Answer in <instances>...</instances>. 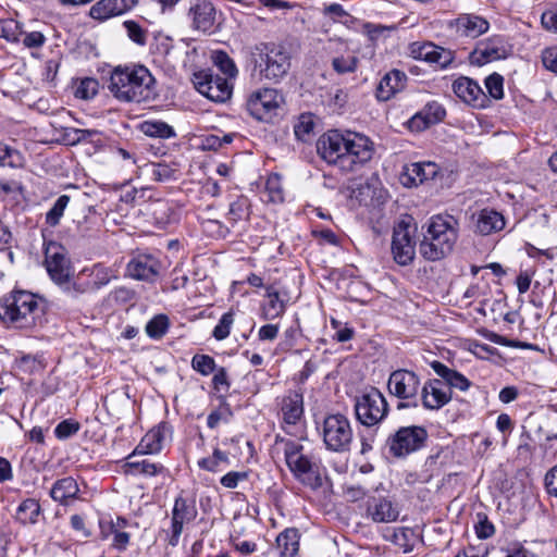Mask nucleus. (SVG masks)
<instances>
[{
    "label": "nucleus",
    "mask_w": 557,
    "mask_h": 557,
    "mask_svg": "<svg viewBox=\"0 0 557 557\" xmlns=\"http://www.w3.org/2000/svg\"><path fill=\"white\" fill-rule=\"evenodd\" d=\"M475 232L481 235H490L502 231L505 227V218L493 209H482L473 215Z\"/></svg>",
    "instance_id": "obj_30"
},
{
    "label": "nucleus",
    "mask_w": 557,
    "mask_h": 557,
    "mask_svg": "<svg viewBox=\"0 0 557 557\" xmlns=\"http://www.w3.org/2000/svg\"><path fill=\"white\" fill-rule=\"evenodd\" d=\"M507 53L504 38L496 35L480 41L470 58L473 64L481 66L492 61L505 59Z\"/></svg>",
    "instance_id": "obj_18"
},
{
    "label": "nucleus",
    "mask_w": 557,
    "mask_h": 557,
    "mask_svg": "<svg viewBox=\"0 0 557 557\" xmlns=\"http://www.w3.org/2000/svg\"><path fill=\"white\" fill-rule=\"evenodd\" d=\"M169 325V318L165 314H158L146 324V333L150 338L160 339L168 332Z\"/></svg>",
    "instance_id": "obj_39"
},
{
    "label": "nucleus",
    "mask_w": 557,
    "mask_h": 557,
    "mask_svg": "<svg viewBox=\"0 0 557 557\" xmlns=\"http://www.w3.org/2000/svg\"><path fill=\"white\" fill-rule=\"evenodd\" d=\"M366 511L367 517L375 523L394 522L399 517L398 508L391 499L383 496L369 497Z\"/></svg>",
    "instance_id": "obj_22"
},
{
    "label": "nucleus",
    "mask_w": 557,
    "mask_h": 557,
    "mask_svg": "<svg viewBox=\"0 0 557 557\" xmlns=\"http://www.w3.org/2000/svg\"><path fill=\"white\" fill-rule=\"evenodd\" d=\"M446 111L437 101L428 102L423 109L417 112L409 120V128L411 131H423L430 125L441 122L445 117Z\"/></svg>",
    "instance_id": "obj_28"
},
{
    "label": "nucleus",
    "mask_w": 557,
    "mask_h": 557,
    "mask_svg": "<svg viewBox=\"0 0 557 557\" xmlns=\"http://www.w3.org/2000/svg\"><path fill=\"white\" fill-rule=\"evenodd\" d=\"M126 467L129 469L132 473L143 474L147 476L168 473V470L163 465L151 462L148 459H143L139 461H131V459H128V461L126 462Z\"/></svg>",
    "instance_id": "obj_36"
},
{
    "label": "nucleus",
    "mask_w": 557,
    "mask_h": 557,
    "mask_svg": "<svg viewBox=\"0 0 557 557\" xmlns=\"http://www.w3.org/2000/svg\"><path fill=\"white\" fill-rule=\"evenodd\" d=\"M437 49L438 46H435L432 42H413L410 46V51L413 58L426 61L429 63L435 64V59H437Z\"/></svg>",
    "instance_id": "obj_38"
},
{
    "label": "nucleus",
    "mask_w": 557,
    "mask_h": 557,
    "mask_svg": "<svg viewBox=\"0 0 557 557\" xmlns=\"http://www.w3.org/2000/svg\"><path fill=\"white\" fill-rule=\"evenodd\" d=\"M137 2V0H99L90 8L89 15L94 20L103 22L127 13L136 7Z\"/></svg>",
    "instance_id": "obj_23"
},
{
    "label": "nucleus",
    "mask_w": 557,
    "mask_h": 557,
    "mask_svg": "<svg viewBox=\"0 0 557 557\" xmlns=\"http://www.w3.org/2000/svg\"><path fill=\"white\" fill-rule=\"evenodd\" d=\"M197 516V509L194 503L188 502L182 496L175 498L172 509V536L171 545H176L183 531L184 523L193 521Z\"/></svg>",
    "instance_id": "obj_21"
},
{
    "label": "nucleus",
    "mask_w": 557,
    "mask_h": 557,
    "mask_svg": "<svg viewBox=\"0 0 557 557\" xmlns=\"http://www.w3.org/2000/svg\"><path fill=\"white\" fill-rule=\"evenodd\" d=\"M355 412L361 424L374 426L387 416L388 404L377 388L371 387L356 398Z\"/></svg>",
    "instance_id": "obj_7"
},
{
    "label": "nucleus",
    "mask_w": 557,
    "mask_h": 557,
    "mask_svg": "<svg viewBox=\"0 0 557 557\" xmlns=\"http://www.w3.org/2000/svg\"><path fill=\"white\" fill-rule=\"evenodd\" d=\"M233 416L230 405L226 401L222 404L207 418V425L210 429H215L221 422L227 423Z\"/></svg>",
    "instance_id": "obj_43"
},
{
    "label": "nucleus",
    "mask_w": 557,
    "mask_h": 557,
    "mask_svg": "<svg viewBox=\"0 0 557 557\" xmlns=\"http://www.w3.org/2000/svg\"><path fill=\"white\" fill-rule=\"evenodd\" d=\"M299 531L287 528L276 536V549L280 557H295L299 550Z\"/></svg>",
    "instance_id": "obj_32"
},
{
    "label": "nucleus",
    "mask_w": 557,
    "mask_h": 557,
    "mask_svg": "<svg viewBox=\"0 0 557 557\" xmlns=\"http://www.w3.org/2000/svg\"><path fill=\"white\" fill-rule=\"evenodd\" d=\"M248 472L243 471H231L223 475L220 480L221 484L226 488H235L238 485L239 481L247 480Z\"/></svg>",
    "instance_id": "obj_58"
},
{
    "label": "nucleus",
    "mask_w": 557,
    "mask_h": 557,
    "mask_svg": "<svg viewBox=\"0 0 557 557\" xmlns=\"http://www.w3.org/2000/svg\"><path fill=\"white\" fill-rule=\"evenodd\" d=\"M285 306L277 292H268V302L264 306V318L275 319L284 313Z\"/></svg>",
    "instance_id": "obj_44"
},
{
    "label": "nucleus",
    "mask_w": 557,
    "mask_h": 557,
    "mask_svg": "<svg viewBox=\"0 0 557 557\" xmlns=\"http://www.w3.org/2000/svg\"><path fill=\"white\" fill-rule=\"evenodd\" d=\"M123 26L126 29L129 40L138 46H145L147 44L148 30L140 26L136 21L126 20L123 22Z\"/></svg>",
    "instance_id": "obj_42"
},
{
    "label": "nucleus",
    "mask_w": 557,
    "mask_h": 557,
    "mask_svg": "<svg viewBox=\"0 0 557 557\" xmlns=\"http://www.w3.org/2000/svg\"><path fill=\"white\" fill-rule=\"evenodd\" d=\"M13 235L8 225L0 220V251L12 247Z\"/></svg>",
    "instance_id": "obj_63"
},
{
    "label": "nucleus",
    "mask_w": 557,
    "mask_h": 557,
    "mask_svg": "<svg viewBox=\"0 0 557 557\" xmlns=\"http://www.w3.org/2000/svg\"><path fill=\"white\" fill-rule=\"evenodd\" d=\"M265 190L272 202H283L284 191L281 183V177L277 174H272L268 177L265 183Z\"/></svg>",
    "instance_id": "obj_49"
},
{
    "label": "nucleus",
    "mask_w": 557,
    "mask_h": 557,
    "mask_svg": "<svg viewBox=\"0 0 557 557\" xmlns=\"http://www.w3.org/2000/svg\"><path fill=\"white\" fill-rule=\"evenodd\" d=\"M233 323H234L233 311H227L224 314H222L218 324L213 329V332H212L213 337L218 341H223L226 337H228Z\"/></svg>",
    "instance_id": "obj_48"
},
{
    "label": "nucleus",
    "mask_w": 557,
    "mask_h": 557,
    "mask_svg": "<svg viewBox=\"0 0 557 557\" xmlns=\"http://www.w3.org/2000/svg\"><path fill=\"white\" fill-rule=\"evenodd\" d=\"M449 26L459 36L476 38L488 30L490 23L479 15L460 14Z\"/></svg>",
    "instance_id": "obj_27"
},
{
    "label": "nucleus",
    "mask_w": 557,
    "mask_h": 557,
    "mask_svg": "<svg viewBox=\"0 0 557 557\" xmlns=\"http://www.w3.org/2000/svg\"><path fill=\"white\" fill-rule=\"evenodd\" d=\"M317 150L329 164L337 165L342 170V159L345 157V134L336 129L329 131L318 140Z\"/></svg>",
    "instance_id": "obj_16"
},
{
    "label": "nucleus",
    "mask_w": 557,
    "mask_h": 557,
    "mask_svg": "<svg viewBox=\"0 0 557 557\" xmlns=\"http://www.w3.org/2000/svg\"><path fill=\"white\" fill-rule=\"evenodd\" d=\"M140 129L149 137L171 138L175 136L173 128L161 121H146L141 124Z\"/></svg>",
    "instance_id": "obj_37"
},
{
    "label": "nucleus",
    "mask_w": 557,
    "mask_h": 557,
    "mask_svg": "<svg viewBox=\"0 0 557 557\" xmlns=\"http://www.w3.org/2000/svg\"><path fill=\"white\" fill-rule=\"evenodd\" d=\"M458 238V222L453 215H436L420 244V253L428 260H440L454 248Z\"/></svg>",
    "instance_id": "obj_2"
},
{
    "label": "nucleus",
    "mask_w": 557,
    "mask_h": 557,
    "mask_svg": "<svg viewBox=\"0 0 557 557\" xmlns=\"http://www.w3.org/2000/svg\"><path fill=\"white\" fill-rule=\"evenodd\" d=\"M455 95L463 102L473 107L483 108L486 96L480 85L469 77L461 76L453 83Z\"/></svg>",
    "instance_id": "obj_25"
},
{
    "label": "nucleus",
    "mask_w": 557,
    "mask_h": 557,
    "mask_svg": "<svg viewBox=\"0 0 557 557\" xmlns=\"http://www.w3.org/2000/svg\"><path fill=\"white\" fill-rule=\"evenodd\" d=\"M22 34L20 25L16 21L9 18L0 21V37L12 42L20 40Z\"/></svg>",
    "instance_id": "obj_50"
},
{
    "label": "nucleus",
    "mask_w": 557,
    "mask_h": 557,
    "mask_svg": "<svg viewBox=\"0 0 557 557\" xmlns=\"http://www.w3.org/2000/svg\"><path fill=\"white\" fill-rule=\"evenodd\" d=\"M191 367L195 371L205 376L213 373L218 368L213 357L200 354L193 357Z\"/></svg>",
    "instance_id": "obj_46"
},
{
    "label": "nucleus",
    "mask_w": 557,
    "mask_h": 557,
    "mask_svg": "<svg viewBox=\"0 0 557 557\" xmlns=\"http://www.w3.org/2000/svg\"><path fill=\"white\" fill-rule=\"evenodd\" d=\"M195 85L200 94L215 102L228 100L233 90V86L227 77L213 73H200L196 75Z\"/></svg>",
    "instance_id": "obj_14"
},
{
    "label": "nucleus",
    "mask_w": 557,
    "mask_h": 557,
    "mask_svg": "<svg viewBox=\"0 0 557 557\" xmlns=\"http://www.w3.org/2000/svg\"><path fill=\"white\" fill-rule=\"evenodd\" d=\"M313 129V122L310 117L302 116L301 120L295 125L294 132L297 138L305 140Z\"/></svg>",
    "instance_id": "obj_60"
},
{
    "label": "nucleus",
    "mask_w": 557,
    "mask_h": 557,
    "mask_svg": "<svg viewBox=\"0 0 557 557\" xmlns=\"http://www.w3.org/2000/svg\"><path fill=\"white\" fill-rule=\"evenodd\" d=\"M170 433V426L166 423H160L149 430L141 438L135 450L127 457L132 459L136 455L158 454L161 451L166 435Z\"/></svg>",
    "instance_id": "obj_24"
},
{
    "label": "nucleus",
    "mask_w": 557,
    "mask_h": 557,
    "mask_svg": "<svg viewBox=\"0 0 557 557\" xmlns=\"http://www.w3.org/2000/svg\"><path fill=\"white\" fill-rule=\"evenodd\" d=\"M387 387L395 397L409 400L408 403H399L397 409L418 407L420 377L413 371L406 369L393 371L388 377Z\"/></svg>",
    "instance_id": "obj_8"
},
{
    "label": "nucleus",
    "mask_w": 557,
    "mask_h": 557,
    "mask_svg": "<svg viewBox=\"0 0 557 557\" xmlns=\"http://www.w3.org/2000/svg\"><path fill=\"white\" fill-rule=\"evenodd\" d=\"M545 485L550 495L557 496V465L546 473Z\"/></svg>",
    "instance_id": "obj_64"
},
{
    "label": "nucleus",
    "mask_w": 557,
    "mask_h": 557,
    "mask_svg": "<svg viewBox=\"0 0 557 557\" xmlns=\"http://www.w3.org/2000/svg\"><path fill=\"white\" fill-rule=\"evenodd\" d=\"M25 165L23 153L14 147L0 141V166L22 169Z\"/></svg>",
    "instance_id": "obj_34"
},
{
    "label": "nucleus",
    "mask_w": 557,
    "mask_h": 557,
    "mask_svg": "<svg viewBox=\"0 0 557 557\" xmlns=\"http://www.w3.org/2000/svg\"><path fill=\"white\" fill-rule=\"evenodd\" d=\"M542 25L547 30L557 33V9H550L542 14Z\"/></svg>",
    "instance_id": "obj_62"
},
{
    "label": "nucleus",
    "mask_w": 557,
    "mask_h": 557,
    "mask_svg": "<svg viewBox=\"0 0 557 557\" xmlns=\"http://www.w3.org/2000/svg\"><path fill=\"white\" fill-rule=\"evenodd\" d=\"M79 430V423L74 420H64L60 422L55 429L54 434L59 440H65L76 434Z\"/></svg>",
    "instance_id": "obj_55"
},
{
    "label": "nucleus",
    "mask_w": 557,
    "mask_h": 557,
    "mask_svg": "<svg viewBox=\"0 0 557 557\" xmlns=\"http://www.w3.org/2000/svg\"><path fill=\"white\" fill-rule=\"evenodd\" d=\"M438 171L434 162H416L404 168L400 180L404 186H418L425 181L433 180Z\"/></svg>",
    "instance_id": "obj_26"
},
{
    "label": "nucleus",
    "mask_w": 557,
    "mask_h": 557,
    "mask_svg": "<svg viewBox=\"0 0 557 557\" xmlns=\"http://www.w3.org/2000/svg\"><path fill=\"white\" fill-rule=\"evenodd\" d=\"M98 81L95 78H84L76 89V97L82 99H91L98 92Z\"/></svg>",
    "instance_id": "obj_53"
},
{
    "label": "nucleus",
    "mask_w": 557,
    "mask_h": 557,
    "mask_svg": "<svg viewBox=\"0 0 557 557\" xmlns=\"http://www.w3.org/2000/svg\"><path fill=\"white\" fill-rule=\"evenodd\" d=\"M160 260L151 253H137L127 264V273L139 281L152 282L159 275Z\"/></svg>",
    "instance_id": "obj_19"
},
{
    "label": "nucleus",
    "mask_w": 557,
    "mask_h": 557,
    "mask_svg": "<svg viewBox=\"0 0 557 557\" xmlns=\"http://www.w3.org/2000/svg\"><path fill=\"white\" fill-rule=\"evenodd\" d=\"M286 465L293 475L304 485L318 490L323 485L322 473L318 462L304 454V446L295 441H286L284 445Z\"/></svg>",
    "instance_id": "obj_3"
},
{
    "label": "nucleus",
    "mask_w": 557,
    "mask_h": 557,
    "mask_svg": "<svg viewBox=\"0 0 557 557\" xmlns=\"http://www.w3.org/2000/svg\"><path fill=\"white\" fill-rule=\"evenodd\" d=\"M249 207L250 203L248 198L244 196L237 197L236 200L230 203L227 219L233 223L247 219L250 214Z\"/></svg>",
    "instance_id": "obj_40"
},
{
    "label": "nucleus",
    "mask_w": 557,
    "mask_h": 557,
    "mask_svg": "<svg viewBox=\"0 0 557 557\" xmlns=\"http://www.w3.org/2000/svg\"><path fill=\"white\" fill-rule=\"evenodd\" d=\"M39 515L40 505L34 498L23 500L16 510V519L23 524H35Z\"/></svg>",
    "instance_id": "obj_35"
},
{
    "label": "nucleus",
    "mask_w": 557,
    "mask_h": 557,
    "mask_svg": "<svg viewBox=\"0 0 557 557\" xmlns=\"http://www.w3.org/2000/svg\"><path fill=\"white\" fill-rule=\"evenodd\" d=\"M406 79V74L399 70H393L386 73L376 86L375 96L377 100H389L396 92L404 88Z\"/></svg>",
    "instance_id": "obj_31"
},
{
    "label": "nucleus",
    "mask_w": 557,
    "mask_h": 557,
    "mask_svg": "<svg viewBox=\"0 0 557 557\" xmlns=\"http://www.w3.org/2000/svg\"><path fill=\"white\" fill-rule=\"evenodd\" d=\"M45 265L51 280L59 285L69 282L70 260L65 248L55 242H49L45 246Z\"/></svg>",
    "instance_id": "obj_13"
},
{
    "label": "nucleus",
    "mask_w": 557,
    "mask_h": 557,
    "mask_svg": "<svg viewBox=\"0 0 557 557\" xmlns=\"http://www.w3.org/2000/svg\"><path fill=\"white\" fill-rule=\"evenodd\" d=\"M214 375L212 377V386L216 392H228L231 387V383L228 380V374L225 368L220 367L213 372Z\"/></svg>",
    "instance_id": "obj_56"
},
{
    "label": "nucleus",
    "mask_w": 557,
    "mask_h": 557,
    "mask_svg": "<svg viewBox=\"0 0 557 557\" xmlns=\"http://www.w3.org/2000/svg\"><path fill=\"white\" fill-rule=\"evenodd\" d=\"M108 88L122 102H148L158 95L156 79L144 65L116 66L111 73Z\"/></svg>",
    "instance_id": "obj_1"
},
{
    "label": "nucleus",
    "mask_w": 557,
    "mask_h": 557,
    "mask_svg": "<svg viewBox=\"0 0 557 557\" xmlns=\"http://www.w3.org/2000/svg\"><path fill=\"white\" fill-rule=\"evenodd\" d=\"M453 394L441 379L429 380L421 388V400L425 409L438 410L448 404Z\"/></svg>",
    "instance_id": "obj_20"
},
{
    "label": "nucleus",
    "mask_w": 557,
    "mask_h": 557,
    "mask_svg": "<svg viewBox=\"0 0 557 557\" xmlns=\"http://www.w3.org/2000/svg\"><path fill=\"white\" fill-rule=\"evenodd\" d=\"M430 367L443 380L445 386L449 388L450 392L453 389L466 392L472 385V383L462 373L455 369L448 368L441 361H432Z\"/></svg>",
    "instance_id": "obj_29"
},
{
    "label": "nucleus",
    "mask_w": 557,
    "mask_h": 557,
    "mask_svg": "<svg viewBox=\"0 0 557 557\" xmlns=\"http://www.w3.org/2000/svg\"><path fill=\"white\" fill-rule=\"evenodd\" d=\"M187 17L193 30L211 34L215 27L216 10L208 0H195L190 3Z\"/></svg>",
    "instance_id": "obj_15"
},
{
    "label": "nucleus",
    "mask_w": 557,
    "mask_h": 557,
    "mask_svg": "<svg viewBox=\"0 0 557 557\" xmlns=\"http://www.w3.org/2000/svg\"><path fill=\"white\" fill-rule=\"evenodd\" d=\"M504 78L498 73H493L485 78V87L491 97L499 100L504 97Z\"/></svg>",
    "instance_id": "obj_52"
},
{
    "label": "nucleus",
    "mask_w": 557,
    "mask_h": 557,
    "mask_svg": "<svg viewBox=\"0 0 557 557\" xmlns=\"http://www.w3.org/2000/svg\"><path fill=\"white\" fill-rule=\"evenodd\" d=\"M256 63L259 65L263 77L278 82L288 73L290 57L282 46L262 45L259 60H256Z\"/></svg>",
    "instance_id": "obj_9"
},
{
    "label": "nucleus",
    "mask_w": 557,
    "mask_h": 557,
    "mask_svg": "<svg viewBox=\"0 0 557 557\" xmlns=\"http://www.w3.org/2000/svg\"><path fill=\"white\" fill-rule=\"evenodd\" d=\"M283 429L295 426L304 417V395L299 391L289 389L278 401Z\"/></svg>",
    "instance_id": "obj_17"
},
{
    "label": "nucleus",
    "mask_w": 557,
    "mask_h": 557,
    "mask_svg": "<svg viewBox=\"0 0 557 557\" xmlns=\"http://www.w3.org/2000/svg\"><path fill=\"white\" fill-rule=\"evenodd\" d=\"M79 492V487L75 479L65 476L59 479L52 485L50 496L54 502L66 504L67 499L75 498Z\"/></svg>",
    "instance_id": "obj_33"
},
{
    "label": "nucleus",
    "mask_w": 557,
    "mask_h": 557,
    "mask_svg": "<svg viewBox=\"0 0 557 557\" xmlns=\"http://www.w3.org/2000/svg\"><path fill=\"white\" fill-rule=\"evenodd\" d=\"M358 59L354 55H341L332 60V66L338 74H346L355 72L357 69Z\"/></svg>",
    "instance_id": "obj_51"
},
{
    "label": "nucleus",
    "mask_w": 557,
    "mask_h": 557,
    "mask_svg": "<svg viewBox=\"0 0 557 557\" xmlns=\"http://www.w3.org/2000/svg\"><path fill=\"white\" fill-rule=\"evenodd\" d=\"M70 202V196L67 195H61L51 209L46 213V223L51 226L55 227L59 225L61 218L64 214V211Z\"/></svg>",
    "instance_id": "obj_41"
},
{
    "label": "nucleus",
    "mask_w": 557,
    "mask_h": 557,
    "mask_svg": "<svg viewBox=\"0 0 557 557\" xmlns=\"http://www.w3.org/2000/svg\"><path fill=\"white\" fill-rule=\"evenodd\" d=\"M66 284H67V286L65 287V292L71 297H77L81 294L94 290L91 282H89V281H81V278H78L77 281H74L71 284H69V282H67Z\"/></svg>",
    "instance_id": "obj_57"
},
{
    "label": "nucleus",
    "mask_w": 557,
    "mask_h": 557,
    "mask_svg": "<svg viewBox=\"0 0 557 557\" xmlns=\"http://www.w3.org/2000/svg\"><path fill=\"white\" fill-rule=\"evenodd\" d=\"M414 537V531L410 528H398L395 530L393 539L396 545L404 547L405 552H410L412 545L410 541Z\"/></svg>",
    "instance_id": "obj_54"
},
{
    "label": "nucleus",
    "mask_w": 557,
    "mask_h": 557,
    "mask_svg": "<svg viewBox=\"0 0 557 557\" xmlns=\"http://www.w3.org/2000/svg\"><path fill=\"white\" fill-rule=\"evenodd\" d=\"M38 302L35 295L25 290H13L0 298V320L15 327L33 323V312Z\"/></svg>",
    "instance_id": "obj_4"
},
{
    "label": "nucleus",
    "mask_w": 557,
    "mask_h": 557,
    "mask_svg": "<svg viewBox=\"0 0 557 557\" xmlns=\"http://www.w3.org/2000/svg\"><path fill=\"white\" fill-rule=\"evenodd\" d=\"M373 147L370 139L361 134H345V157L342 159V170L356 171L371 160Z\"/></svg>",
    "instance_id": "obj_10"
},
{
    "label": "nucleus",
    "mask_w": 557,
    "mask_h": 557,
    "mask_svg": "<svg viewBox=\"0 0 557 557\" xmlns=\"http://www.w3.org/2000/svg\"><path fill=\"white\" fill-rule=\"evenodd\" d=\"M542 62L547 70L557 73V47L545 49L542 53Z\"/></svg>",
    "instance_id": "obj_59"
},
{
    "label": "nucleus",
    "mask_w": 557,
    "mask_h": 557,
    "mask_svg": "<svg viewBox=\"0 0 557 557\" xmlns=\"http://www.w3.org/2000/svg\"><path fill=\"white\" fill-rule=\"evenodd\" d=\"M95 129L65 128L63 139L67 145L74 146L83 141H89L97 135Z\"/></svg>",
    "instance_id": "obj_45"
},
{
    "label": "nucleus",
    "mask_w": 557,
    "mask_h": 557,
    "mask_svg": "<svg viewBox=\"0 0 557 557\" xmlns=\"http://www.w3.org/2000/svg\"><path fill=\"white\" fill-rule=\"evenodd\" d=\"M394 260L400 265H408L416 255V242L412 238L411 224L401 220L394 226L392 239Z\"/></svg>",
    "instance_id": "obj_12"
},
{
    "label": "nucleus",
    "mask_w": 557,
    "mask_h": 557,
    "mask_svg": "<svg viewBox=\"0 0 557 557\" xmlns=\"http://www.w3.org/2000/svg\"><path fill=\"white\" fill-rule=\"evenodd\" d=\"M214 64L225 75L224 77L235 78L237 69L234 61L224 51H218L214 55Z\"/></svg>",
    "instance_id": "obj_47"
},
{
    "label": "nucleus",
    "mask_w": 557,
    "mask_h": 557,
    "mask_svg": "<svg viewBox=\"0 0 557 557\" xmlns=\"http://www.w3.org/2000/svg\"><path fill=\"white\" fill-rule=\"evenodd\" d=\"M323 442L326 448L335 453H346L352 442V429L344 414H329L323 421Z\"/></svg>",
    "instance_id": "obj_6"
},
{
    "label": "nucleus",
    "mask_w": 557,
    "mask_h": 557,
    "mask_svg": "<svg viewBox=\"0 0 557 557\" xmlns=\"http://www.w3.org/2000/svg\"><path fill=\"white\" fill-rule=\"evenodd\" d=\"M429 434L425 428L420 425L400 426L391 434L385 446L391 456L404 459L425 446Z\"/></svg>",
    "instance_id": "obj_5"
},
{
    "label": "nucleus",
    "mask_w": 557,
    "mask_h": 557,
    "mask_svg": "<svg viewBox=\"0 0 557 557\" xmlns=\"http://www.w3.org/2000/svg\"><path fill=\"white\" fill-rule=\"evenodd\" d=\"M46 42V37L40 32L26 33L23 38V45L27 48H39Z\"/></svg>",
    "instance_id": "obj_61"
},
{
    "label": "nucleus",
    "mask_w": 557,
    "mask_h": 557,
    "mask_svg": "<svg viewBox=\"0 0 557 557\" xmlns=\"http://www.w3.org/2000/svg\"><path fill=\"white\" fill-rule=\"evenodd\" d=\"M282 103L283 96L276 89L263 88L249 96L246 108L256 120L269 122Z\"/></svg>",
    "instance_id": "obj_11"
}]
</instances>
